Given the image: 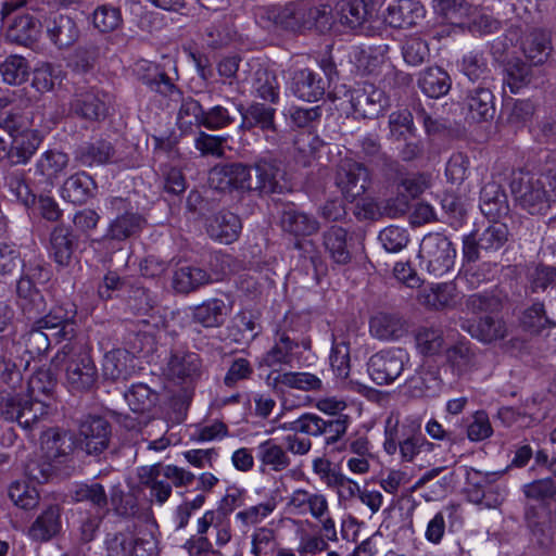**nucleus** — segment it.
Wrapping results in <instances>:
<instances>
[{"label": "nucleus", "instance_id": "nucleus-64", "mask_svg": "<svg viewBox=\"0 0 556 556\" xmlns=\"http://www.w3.org/2000/svg\"><path fill=\"white\" fill-rule=\"evenodd\" d=\"M528 288L532 293L545 292L556 286V267L535 265L527 274Z\"/></svg>", "mask_w": 556, "mask_h": 556}, {"label": "nucleus", "instance_id": "nucleus-25", "mask_svg": "<svg viewBox=\"0 0 556 556\" xmlns=\"http://www.w3.org/2000/svg\"><path fill=\"white\" fill-rule=\"evenodd\" d=\"M407 331V321L399 313L378 312L369 319L370 334L381 341L399 340Z\"/></svg>", "mask_w": 556, "mask_h": 556}, {"label": "nucleus", "instance_id": "nucleus-43", "mask_svg": "<svg viewBox=\"0 0 556 556\" xmlns=\"http://www.w3.org/2000/svg\"><path fill=\"white\" fill-rule=\"evenodd\" d=\"M304 11L305 30H316L319 34H325L332 28L334 16L330 4L304 0Z\"/></svg>", "mask_w": 556, "mask_h": 556}, {"label": "nucleus", "instance_id": "nucleus-33", "mask_svg": "<svg viewBox=\"0 0 556 556\" xmlns=\"http://www.w3.org/2000/svg\"><path fill=\"white\" fill-rule=\"evenodd\" d=\"M97 190L94 179L87 173L80 172L70 176L62 186V197L64 200L81 205L93 198Z\"/></svg>", "mask_w": 556, "mask_h": 556}, {"label": "nucleus", "instance_id": "nucleus-35", "mask_svg": "<svg viewBox=\"0 0 556 556\" xmlns=\"http://www.w3.org/2000/svg\"><path fill=\"white\" fill-rule=\"evenodd\" d=\"M480 210L489 218H500L508 214L509 206L507 195L495 181L485 184L480 191Z\"/></svg>", "mask_w": 556, "mask_h": 556}, {"label": "nucleus", "instance_id": "nucleus-15", "mask_svg": "<svg viewBox=\"0 0 556 556\" xmlns=\"http://www.w3.org/2000/svg\"><path fill=\"white\" fill-rule=\"evenodd\" d=\"M274 104L253 101L247 108L242 104L238 106L241 115L239 129L243 132L258 128L264 134L268 142L276 144L278 142V128L275 122L276 109Z\"/></svg>", "mask_w": 556, "mask_h": 556}, {"label": "nucleus", "instance_id": "nucleus-60", "mask_svg": "<svg viewBox=\"0 0 556 556\" xmlns=\"http://www.w3.org/2000/svg\"><path fill=\"white\" fill-rule=\"evenodd\" d=\"M416 348L420 354L432 356L438 354L443 346V332L433 327H420L415 332Z\"/></svg>", "mask_w": 556, "mask_h": 556}, {"label": "nucleus", "instance_id": "nucleus-32", "mask_svg": "<svg viewBox=\"0 0 556 556\" xmlns=\"http://www.w3.org/2000/svg\"><path fill=\"white\" fill-rule=\"evenodd\" d=\"M446 362L458 376L479 367V354L470 341H458L446 349Z\"/></svg>", "mask_w": 556, "mask_h": 556}, {"label": "nucleus", "instance_id": "nucleus-59", "mask_svg": "<svg viewBox=\"0 0 556 556\" xmlns=\"http://www.w3.org/2000/svg\"><path fill=\"white\" fill-rule=\"evenodd\" d=\"M60 467V464L45 453L38 458L30 459L25 465V472L29 479L46 483L59 475Z\"/></svg>", "mask_w": 556, "mask_h": 556}, {"label": "nucleus", "instance_id": "nucleus-9", "mask_svg": "<svg viewBox=\"0 0 556 556\" xmlns=\"http://www.w3.org/2000/svg\"><path fill=\"white\" fill-rule=\"evenodd\" d=\"M75 161L86 167L101 166L106 164H121L124 167H135L138 159L132 154L122 155L114 148L112 142L105 139H98L92 142H85L78 146L74 152Z\"/></svg>", "mask_w": 556, "mask_h": 556}, {"label": "nucleus", "instance_id": "nucleus-49", "mask_svg": "<svg viewBox=\"0 0 556 556\" xmlns=\"http://www.w3.org/2000/svg\"><path fill=\"white\" fill-rule=\"evenodd\" d=\"M50 243L54 261L60 266H68L76 248L72 230L64 226L55 227L51 232Z\"/></svg>", "mask_w": 556, "mask_h": 556}, {"label": "nucleus", "instance_id": "nucleus-31", "mask_svg": "<svg viewBox=\"0 0 556 556\" xmlns=\"http://www.w3.org/2000/svg\"><path fill=\"white\" fill-rule=\"evenodd\" d=\"M459 66L469 85H493L491 70L483 50L473 49L468 51L463 55Z\"/></svg>", "mask_w": 556, "mask_h": 556}, {"label": "nucleus", "instance_id": "nucleus-29", "mask_svg": "<svg viewBox=\"0 0 556 556\" xmlns=\"http://www.w3.org/2000/svg\"><path fill=\"white\" fill-rule=\"evenodd\" d=\"M375 4L371 0H348L339 4L340 23L352 29L363 31L372 16Z\"/></svg>", "mask_w": 556, "mask_h": 556}, {"label": "nucleus", "instance_id": "nucleus-28", "mask_svg": "<svg viewBox=\"0 0 556 556\" xmlns=\"http://www.w3.org/2000/svg\"><path fill=\"white\" fill-rule=\"evenodd\" d=\"M49 39L59 49L73 46L79 37V29L75 21L64 14H52L45 21Z\"/></svg>", "mask_w": 556, "mask_h": 556}, {"label": "nucleus", "instance_id": "nucleus-27", "mask_svg": "<svg viewBox=\"0 0 556 556\" xmlns=\"http://www.w3.org/2000/svg\"><path fill=\"white\" fill-rule=\"evenodd\" d=\"M473 339L482 343H492L502 340L507 334L506 324L503 319L491 314L480 317L478 320H465L460 325Z\"/></svg>", "mask_w": 556, "mask_h": 556}, {"label": "nucleus", "instance_id": "nucleus-47", "mask_svg": "<svg viewBox=\"0 0 556 556\" xmlns=\"http://www.w3.org/2000/svg\"><path fill=\"white\" fill-rule=\"evenodd\" d=\"M300 348L299 340L287 330H277L274 346L265 354V365L290 364L293 351Z\"/></svg>", "mask_w": 556, "mask_h": 556}, {"label": "nucleus", "instance_id": "nucleus-50", "mask_svg": "<svg viewBox=\"0 0 556 556\" xmlns=\"http://www.w3.org/2000/svg\"><path fill=\"white\" fill-rule=\"evenodd\" d=\"M359 146L364 156L376 166L380 167L387 173H394L397 170L399 163L382 151L377 135L368 134L364 136L359 140Z\"/></svg>", "mask_w": 556, "mask_h": 556}, {"label": "nucleus", "instance_id": "nucleus-41", "mask_svg": "<svg viewBox=\"0 0 556 556\" xmlns=\"http://www.w3.org/2000/svg\"><path fill=\"white\" fill-rule=\"evenodd\" d=\"M42 448L48 457H51L55 463L63 465L67 462L74 450L73 437L66 431L50 429L45 434Z\"/></svg>", "mask_w": 556, "mask_h": 556}, {"label": "nucleus", "instance_id": "nucleus-53", "mask_svg": "<svg viewBox=\"0 0 556 556\" xmlns=\"http://www.w3.org/2000/svg\"><path fill=\"white\" fill-rule=\"evenodd\" d=\"M504 471H480L472 467L466 468V488L465 494L467 500L471 503L478 501L479 495L492 485Z\"/></svg>", "mask_w": 556, "mask_h": 556}, {"label": "nucleus", "instance_id": "nucleus-30", "mask_svg": "<svg viewBox=\"0 0 556 556\" xmlns=\"http://www.w3.org/2000/svg\"><path fill=\"white\" fill-rule=\"evenodd\" d=\"M135 370L134 353L125 349L106 352L102 361V375L106 380H126Z\"/></svg>", "mask_w": 556, "mask_h": 556}, {"label": "nucleus", "instance_id": "nucleus-23", "mask_svg": "<svg viewBox=\"0 0 556 556\" xmlns=\"http://www.w3.org/2000/svg\"><path fill=\"white\" fill-rule=\"evenodd\" d=\"M167 367L172 378L185 383L198 381L203 372V364L200 355L180 349L170 352Z\"/></svg>", "mask_w": 556, "mask_h": 556}, {"label": "nucleus", "instance_id": "nucleus-19", "mask_svg": "<svg viewBox=\"0 0 556 556\" xmlns=\"http://www.w3.org/2000/svg\"><path fill=\"white\" fill-rule=\"evenodd\" d=\"M77 311L75 305H55L46 315L36 319L45 330L51 331V336L60 341L75 342L77 334Z\"/></svg>", "mask_w": 556, "mask_h": 556}, {"label": "nucleus", "instance_id": "nucleus-3", "mask_svg": "<svg viewBox=\"0 0 556 556\" xmlns=\"http://www.w3.org/2000/svg\"><path fill=\"white\" fill-rule=\"evenodd\" d=\"M319 71L299 68L290 75V91L299 100L317 102L324 99L327 90L340 78V73L331 55L318 60Z\"/></svg>", "mask_w": 556, "mask_h": 556}, {"label": "nucleus", "instance_id": "nucleus-44", "mask_svg": "<svg viewBox=\"0 0 556 556\" xmlns=\"http://www.w3.org/2000/svg\"><path fill=\"white\" fill-rule=\"evenodd\" d=\"M525 56L533 64H543L551 54V34L544 29L532 30L522 41Z\"/></svg>", "mask_w": 556, "mask_h": 556}, {"label": "nucleus", "instance_id": "nucleus-39", "mask_svg": "<svg viewBox=\"0 0 556 556\" xmlns=\"http://www.w3.org/2000/svg\"><path fill=\"white\" fill-rule=\"evenodd\" d=\"M41 27V23L33 15H16L7 29V37L12 42L28 46L38 39Z\"/></svg>", "mask_w": 556, "mask_h": 556}, {"label": "nucleus", "instance_id": "nucleus-63", "mask_svg": "<svg viewBox=\"0 0 556 556\" xmlns=\"http://www.w3.org/2000/svg\"><path fill=\"white\" fill-rule=\"evenodd\" d=\"M204 111L198 100L191 97L184 98L177 116L179 128L186 131L192 126L201 127L203 125Z\"/></svg>", "mask_w": 556, "mask_h": 556}, {"label": "nucleus", "instance_id": "nucleus-38", "mask_svg": "<svg viewBox=\"0 0 556 556\" xmlns=\"http://www.w3.org/2000/svg\"><path fill=\"white\" fill-rule=\"evenodd\" d=\"M417 84L427 97L438 99L450 91L452 80L448 73L443 68L430 66L419 74Z\"/></svg>", "mask_w": 556, "mask_h": 556}, {"label": "nucleus", "instance_id": "nucleus-12", "mask_svg": "<svg viewBox=\"0 0 556 556\" xmlns=\"http://www.w3.org/2000/svg\"><path fill=\"white\" fill-rule=\"evenodd\" d=\"M349 93L354 113L362 118H378L390 106V99L386 92L367 81L357 84Z\"/></svg>", "mask_w": 556, "mask_h": 556}, {"label": "nucleus", "instance_id": "nucleus-54", "mask_svg": "<svg viewBox=\"0 0 556 556\" xmlns=\"http://www.w3.org/2000/svg\"><path fill=\"white\" fill-rule=\"evenodd\" d=\"M253 89L257 98L270 104L280 100V86L277 75L273 71L260 68L255 72Z\"/></svg>", "mask_w": 556, "mask_h": 556}, {"label": "nucleus", "instance_id": "nucleus-37", "mask_svg": "<svg viewBox=\"0 0 556 556\" xmlns=\"http://www.w3.org/2000/svg\"><path fill=\"white\" fill-rule=\"evenodd\" d=\"M553 513H556V507H528L526 510V519L532 535L536 544L544 548L553 543V531L548 522Z\"/></svg>", "mask_w": 556, "mask_h": 556}, {"label": "nucleus", "instance_id": "nucleus-10", "mask_svg": "<svg viewBox=\"0 0 556 556\" xmlns=\"http://www.w3.org/2000/svg\"><path fill=\"white\" fill-rule=\"evenodd\" d=\"M408 362L409 354L404 349L382 350L369 358L367 370L378 386L389 384L401 376Z\"/></svg>", "mask_w": 556, "mask_h": 556}, {"label": "nucleus", "instance_id": "nucleus-5", "mask_svg": "<svg viewBox=\"0 0 556 556\" xmlns=\"http://www.w3.org/2000/svg\"><path fill=\"white\" fill-rule=\"evenodd\" d=\"M109 553L122 556H159L157 540L150 531H142L136 523L123 531L108 533L104 541Z\"/></svg>", "mask_w": 556, "mask_h": 556}, {"label": "nucleus", "instance_id": "nucleus-58", "mask_svg": "<svg viewBox=\"0 0 556 556\" xmlns=\"http://www.w3.org/2000/svg\"><path fill=\"white\" fill-rule=\"evenodd\" d=\"M125 400L130 409L135 413H144L150 410L157 402L159 395L147 384H132L125 393Z\"/></svg>", "mask_w": 556, "mask_h": 556}, {"label": "nucleus", "instance_id": "nucleus-2", "mask_svg": "<svg viewBox=\"0 0 556 556\" xmlns=\"http://www.w3.org/2000/svg\"><path fill=\"white\" fill-rule=\"evenodd\" d=\"M52 366L64 372V384L70 392L88 393L98 389V367L83 343L66 342L53 356Z\"/></svg>", "mask_w": 556, "mask_h": 556}, {"label": "nucleus", "instance_id": "nucleus-40", "mask_svg": "<svg viewBox=\"0 0 556 556\" xmlns=\"http://www.w3.org/2000/svg\"><path fill=\"white\" fill-rule=\"evenodd\" d=\"M61 508L59 505L48 506L33 522L28 534L35 541H48L61 529Z\"/></svg>", "mask_w": 556, "mask_h": 556}, {"label": "nucleus", "instance_id": "nucleus-18", "mask_svg": "<svg viewBox=\"0 0 556 556\" xmlns=\"http://www.w3.org/2000/svg\"><path fill=\"white\" fill-rule=\"evenodd\" d=\"M128 202L122 198H113L111 200L112 210L123 211L113 218L106 229L102 241H125L137 236L143 228L146 219L137 212L127 210Z\"/></svg>", "mask_w": 556, "mask_h": 556}, {"label": "nucleus", "instance_id": "nucleus-56", "mask_svg": "<svg viewBox=\"0 0 556 556\" xmlns=\"http://www.w3.org/2000/svg\"><path fill=\"white\" fill-rule=\"evenodd\" d=\"M141 81L152 91L163 97L180 94V90L175 85L174 79L159 65L149 68L148 72L141 76Z\"/></svg>", "mask_w": 556, "mask_h": 556}, {"label": "nucleus", "instance_id": "nucleus-57", "mask_svg": "<svg viewBox=\"0 0 556 556\" xmlns=\"http://www.w3.org/2000/svg\"><path fill=\"white\" fill-rule=\"evenodd\" d=\"M4 186L9 188L11 194L23 205L30 207L36 204V194L30 190L25 181L22 170H7L3 176Z\"/></svg>", "mask_w": 556, "mask_h": 556}, {"label": "nucleus", "instance_id": "nucleus-8", "mask_svg": "<svg viewBox=\"0 0 556 556\" xmlns=\"http://www.w3.org/2000/svg\"><path fill=\"white\" fill-rule=\"evenodd\" d=\"M304 0L291 1L285 5L258 8L256 17L264 28H275L292 33L305 30Z\"/></svg>", "mask_w": 556, "mask_h": 556}, {"label": "nucleus", "instance_id": "nucleus-45", "mask_svg": "<svg viewBox=\"0 0 556 556\" xmlns=\"http://www.w3.org/2000/svg\"><path fill=\"white\" fill-rule=\"evenodd\" d=\"M388 50L387 45L368 47L367 49L357 47L353 50L351 60L358 74L370 75L376 73L384 63Z\"/></svg>", "mask_w": 556, "mask_h": 556}, {"label": "nucleus", "instance_id": "nucleus-62", "mask_svg": "<svg viewBox=\"0 0 556 556\" xmlns=\"http://www.w3.org/2000/svg\"><path fill=\"white\" fill-rule=\"evenodd\" d=\"M0 75L10 85H21L29 76L28 62L23 56L10 55L0 63Z\"/></svg>", "mask_w": 556, "mask_h": 556}, {"label": "nucleus", "instance_id": "nucleus-36", "mask_svg": "<svg viewBox=\"0 0 556 556\" xmlns=\"http://www.w3.org/2000/svg\"><path fill=\"white\" fill-rule=\"evenodd\" d=\"M228 309L224 300L208 299L191 308V319L193 323L204 328H219L227 318Z\"/></svg>", "mask_w": 556, "mask_h": 556}, {"label": "nucleus", "instance_id": "nucleus-51", "mask_svg": "<svg viewBox=\"0 0 556 556\" xmlns=\"http://www.w3.org/2000/svg\"><path fill=\"white\" fill-rule=\"evenodd\" d=\"M73 500L89 503L96 514L106 515L109 511L110 498L101 483L92 482L78 485L73 493Z\"/></svg>", "mask_w": 556, "mask_h": 556}, {"label": "nucleus", "instance_id": "nucleus-21", "mask_svg": "<svg viewBox=\"0 0 556 556\" xmlns=\"http://www.w3.org/2000/svg\"><path fill=\"white\" fill-rule=\"evenodd\" d=\"M464 109L467 117L476 123L493 119L495 115V98L492 85H468L464 88Z\"/></svg>", "mask_w": 556, "mask_h": 556}, {"label": "nucleus", "instance_id": "nucleus-20", "mask_svg": "<svg viewBox=\"0 0 556 556\" xmlns=\"http://www.w3.org/2000/svg\"><path fill=\"white\" fill-rule=\"evenodd\" d=\"M278 216L281 231L295 240L314 236L320 230L319 220L313 214L299 210L292 202L282 204Z\"/></svg>", "mask_w": 556, "mask_h": 556}, {"label": "nucleus", "instance_id": "nucleus-17", "mask_svg": "<svg viewBox=\"0 0 556 556\" xmlns=\"http://www.w3.org/2000/svg\"><path fill=\"white\" fill-rule=\"evenodd\" d=\"M111 102L112 96L109 92L92 87L75 93L71 111L83 119L100 122L106 118Z\"/></svg>", "mask_w": 556, "mask_h": 556}, {"label": "nucleus", "instance_id": "nucleus-26", "mask_svg": "<svg viewBox=\"0 0 556 556\" xmlns=\"http://www.w3.org/2000/svg\"><path fill=\"white\" fill-rule=\"evenodd\" d=\"M242 230L240 217L229 211H220L208 219L206 225L207 235L225 244H230L238 240Z\"/></svg>", "mask_w": 556, "mask_h": 556}, {"label": "nucleus", "instance_id": "nucleus-7", "mask_svg": "<svg viewBox=\"0 0 556 556\" xmlns=\"http://www.w3.org/2000/svg\"><path fill=\"white\" fill-rule=\"evenodd\" d=\"M418 256L429 274L441 277L453 268L456 250L447 237L429 233L421 240Z\"/></svg>", "mask_w": 556, "mask_h": 556}, {"label": "nucleus", "instance_id": "nucleus-48", "mask_svg": "<svg viewBox=\"0 0 556 556\" xmlns=\"http://www.w3.org/2000/svg\"><path fill=\"white\" fill-rule=\"evenodd\" d=\"M520 323L522 328L533 336H541L545 330L556 328V320L547 315L544 303L540 301L522 312Z\"/></svg>", "mask_w": 556, "mask_h": 556}, {"label": "nucleus", "instance_id": "nucleus-42", "mask_svg": "<svg viewBox=\"0 0 556 556\" xmlns=\"http://www.w3.org/2000/svg\"><path fill=\"white\" fill-rule=\"evenodd\" d=\"M41 142L40 134L31 129L14 137L9 148V161L13 165L26 164L36 153Z\"/></svg>", "mask_w": 556, "mask_h": 556}, {"label": "nucleus", "instance_id": "nucleus-46", "mask_svg": "<svg viewBox=\"0 0 556 556\" xmlns=\"http://www.w3.org/2000/svg\"><path fill=\"white\" fill-rule=\"evenodd\" d=\"M68 162L70 159L66 153L55 149L47 150L36 162L35 174L52 185L66 169Z\"/></svg>", "mask_w": 556, "mask_h": 556}, {"label": "nucleus", "instance_id": "nucleus-4", "mask_svg": "<svg viewBox=\"0 0 556 556\" xmlns=\"http://www.w3.org/2000/svg\"><path fill=\"white\" fill-rule=\"evenodd\" d=\"M48 415V404L28 394L0 392V418L31 430Z\"/></svg>", "mask_w": 556, "mask_h": 556}, {"label": "nucleus", "instance_id": "nucleus-52", "mask_svg": "<svg viewBox=\"0 0 556 556\" xmlns=\"http://www.w3.org/2000/svg\"><path fill=\"white\" fill-rule=\"evenodd\" d=\"M18 304L28 319H36L46 312V300L38 289H30L28 282H17Z\"/></svg>", "mask_w": 556, "mask_h": 556}, {"label": "nucleus", "instance_id": "nucleus-22", "mask_svg": "<svg viewBox=\"0 0 556 556\" xmlns=\"http://www.w3.org/2000/svg\"><path fill=\"white\" fill-rule=\"evenodd\" d=\"M323 245L331 261L337 265H348L353 258L354 239L349 231L338 225L323 232Z\"/></svg>", "mask_w": 556, "mask_h": 556}, {"label": "nucleus", "instance_id": "nucleus-24", "mask_svg": "<svg viewBox=\"0 0 556 556\" xmlns=\"http://www.w3.org/2000/svg\"><path fill=\"white\" fill-rule=\"evenodd\" d=\"M425 17V9L416 0H393L383 14L384 22L392 28H410Z\"/></svg>", "mask_w": 556, "mask_h": 556}, {"label": "nucleus", "instance_id": "nucleus-6", "mask_svg": "<svg viewBox=\"0 0 556 556\" xmlns=\"http://www.w3.org/2000/svg\"><path fill=\"white\" fill-rule=\"evenodd\" d=\"M508 239L506 224L493 223L485 228H477L463 238V257L468 263H476L482 254L489 255L503 249Z\"/></svg>", "mask_w": 556, "mask_h": 556}, {"label": "nucleus", "instance_id": "nucleus-55", "mask_svg": "<svg viewBox=\"0 0 556 556\" xmlns=\"http://www.w3.org/2000/svg\"><path fill=\"white\" fill-rule=\"evenodd\" d=\"M256 456L263 466H268L274 471H282L291 464L287 451L271 439L262 442L257 446Z\"/></svg>", "mask_w": 556, "mask_h": 556}, {"label": "nucleus", "instance_id": "nucleus-1", "mask_svg": "<svg viewBox=\"0 0 556 556\" xmlns=\"http://www.w3.org/2000/svg\"><path fill=\"white\" fill-rule=\"evenodd\" d=\"M509 187L521 210L531 215L545 214L556 202V169L541 174L525 169L514 170Z\"/></svg>", "mask_w": 556, "mask_h": 556}, {"label": "nucleus", "instance_id": "nucleus-13", "mask_svg": "<svg viewBox=\"0 0 556 556\" xmlns=\"http://www.w3.org/2000/svg\"><path fill=\"white\" fill-rule=\"evenodd\" d=\"M208 181L211 187L223 192L233 190L251 192V164L230 162L215 165L210 170Z\"/></svg>", "mask_w": 556, "mask_h": 556}, {"label": "nucleus", "instance_id": "nucleus-14", "mask_svg": "<svg viewBox=\"0 0 556 556\" xmlns=\"http://www.w3.org/2000/svg\"><path fill=\"white\" fill-rule=\"evenodd\" d=\"M252 168V188L251 192L260 197L281 193L286 170L282 162L273 156H263L257 159Z\"/></svg>", "mask_w": 556, "mask_h": 556}, {"label": "nucleus", "instance_id": "nucleus-34", "mask_svg": "<svg viewBox=\"0 0 556 556\" xmlns=\"http://www.w3.org/2000/svg\"><path fill=\"white\" fill-rule=\"evenodd\" d=\"M212 282L211 275L194 265H182L173 275L172 286L177 293L189 294Z\"/></svg>", "mask_w": 556, "mask_h": 556}, {"label": "nucleus", "instance_id": "nucleus-61", "mask_svg": "<svg viewBox=\"0 0 556 556\" xmlns=\"http://www.w3.org/2000/svg\"><path fill=\"white\" fill-rule=\"evenodd\" d=\"M390 136L393 140H407V136H415L413 113L408 109H400L389 115Z\"/></svg>", "mask_w": 556, "mask_h": 556}, {"label": "nucleus", "instance_id": "nucleus-11", "mask_svg": "<svg viewBox=\"0 0 556 556\" xmlns=\"http://www.w3.org/2000/svg\"><path fill=\"white\" fill-rule=\"evenodd\" d=\"M79 447L87 455L100 457L110 446L112 425L103 416L88 415L79 424Z\"/></svg>", "mask_w": 556, "mask_h": 556}, {"label": "nucleus", "instance_id": "nucleus-16", "mask_svg": "<svg viewBox=\"0 0 556 556\" xmlns=\"http://www.w3.org/2000/svg\"><path fill=\"white\" fill-rule=\"evenodd\" d=\"M334 184L343 198L353 202L366 192L369 185V173L362 163L343 160L337 166Z\"/></svg>", "mask_w": 556, "mask_h": 556}]
</instances>
